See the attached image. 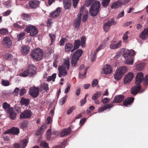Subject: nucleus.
<instances>
[{"label": "nucleus", "mask_w": 148, "mask_h": 148, "mask_svg": "<svg viewBox=\"0 0 148 148\" xmlns=\"http://www.w3.org/2000/svg\"><path fill=\"white\" fill-rule=\"evenodd\" d=\"M67 98L66 97H63L60 100V103L61 105H63L66 102Z\"/></svg>", "instance_id": "obj_62"}, {"label": "nucleus", "mask_w": 148, "mask_h": 148, "mask_svg": "<svg viewBox=\"0 0 148 148\" xmlns=\"http://www.w3.org/2000/svg\"><path fill=\"white\" fill-rule=\"evenodd\" d=\"M122 56H134L135 52L133 50H129L128 49H122L121 50V53Z\"/></svg>", "instance_id": "obj_10"}, {"label": "nucleus", "mask_w": 148, "mask_h": 148, "mask_svg": "<svg viewBox=\"0 0 148 148\" xmlns=\"http://www.w3.org/2000/svg\"><path fill=\"white\" fill-rule=\"evenodd\" d=\"M105 46L106 44L105 43H102L98 47L96 50V51L94 52V53L93 54L92 53V56H95L97 54V53L100 50L104 48L105 47Z\"/></svg>", "instance_id": "obj_32"}, {"label": "nucleus", "mask_w": 148, "mask_h": 148, "mask_svg": "<svg viewBox=\"0 0 148 148\" xmlns=\"http://www.w3.org/2000/svg\"><path fill=\"white\" fill-rule=\"evenodd\" d=\"M31 58L37 61H39L41 59L42 56H31Z\"/></svg>", "instance_id": "obj_58"}, {"label": "nucleus", "mask_w": 148, "mask_h": 148, "mask_svg": "<svg viewBox=\"0 0 148 148\" xmlns=\"http://www.w3.org/2000/svg\"><path fill=\"white\" fill-rule=\"evenodd\" d=\"M88 67H86L84 69V71H81L79 72V76L80 78L83 79L86 77V74L88 69Z\"/></svg>", "instance_id": "obj_27"}, {"label": "nucleus", "mask_w": 148, "mask_h": 148, "mask_svg": "<svg viewBox=\"0 0 148 148\" xmlns=\"http://www.w3.org/2000/svg\"><path fill=\"white\" fill-rule=\"evenodd\" d=\"M64 5V7L65 9H68L70 8L71 5V0H63V1Z\"/></svg>", "instance_id": "obj_25"}, {"label": "nucleus", "mask_w": 148, "mask_h": 148, "mask_svg": "<svg viewBox=\"0 0 148 148\" xmlns=\"http://www.w3.org/2000/svg\"><path fill=\"white\" fill-rule=\"evenodd\" d=\"M40 145L41 146H43L44 148H49L48 146L49 144L46 143L45 141H42L40 143Z\"/></svg>", "instance_id": "obj_51"}, {"label": "nucleus", "mask_w": 148, "mask_h": 148, "mask_svg": "<svg viewBox=\"0 0 148 148\" xmlns=\"http://www.w3.org/2000/svg\"><path fill=\"white\" fill-rule=\"evenodd\" d=\"M110 0H102L101 4L104 7H106L108 5Z\"/></svg>", "instance_id": "obj_46"}, {"label": "nucleus", "mask_w": 148, "mask_h": 148, "mask_svg": "<svg viewBox=\"0 0 148 148\" xmlns=\"http://www.w3.org/2000/svg\"><path fill=\"white\" fill-rule=\"evenodd\" d=\"M13 26L15 28L21 29H23L24 27L22 26L19 25L17 23H14Z\"/></svg>", "instance_id": "obj_64"}, {"label": "nucleus", "mask_w": 148, "mask_h": 148, "mask_svg": "<svg viewBox=\"0 0 148 148\" xmlns=\"http://www.w3.org/2000/svg\"><path fill=\"white\" fill-rule=\"evenodd\" d=\"M26 90L24 88H21L19 90V95L22 96L26 93Z\"/></svg>", "instance_id": "obj_53"}, {"label": "nucleus", "mask_w": 148, "mask_h": 148, "mask_svg": "<svg viewBox=\"0 0 148 148\" xmlns=\"http://www.w3.org/2000/svg\"><path fill=\"white\" fill-rule=\"evenodd\" d=\"M83 52V51L82 49H79L73 53V56H81Z\"/></svg>", "instance_id": "obj_48"}, {"label": "nucleus", "mask_w": 148, "mask_h": 148, "mask_svg": "<svg viewBox=\"0 0 148 148\" xmlns=\"http://www.w3.org/2000/svg\"><path fill=\"white\" fill-rule=\"evenodd\" d=\"M23 19L26 21H28L30 19V17L29 14H23Z\"/></svg>", "instance_id": "obj_55"}, {"label": "nucleus", "mask_w": 148, "mask_h": 148, "mask_svg": "<svg viewBox=\"0 0 148 148\" xmlns=\"http://www.w3.org/2000/svg\"><path fill=\"white\" fill-rule=\"evenodd\" d=\"M1 83L2 85L5 86H8L10 85L9 82L8 80H3L2 81Z\"/></svg>", "instance_id": "obj_57"}, {"label": "nucleus", "mask_w": 148, "mask_h": 148, "mask_svg": "<svg viewBox=\"0 0 148 148\" xmlns=\"http://www.w3.org/2000/svg\"><path fill=\"white\" fill-rule=\"evenodd\" d=\"M70 67V61L69 58L64 59L63 64L59 66L58 70L59 71L58 76L60 77L62 76H64L67 75V71L66 69L68 70H69Z\"/></svg>", "instance_id": "obj_1"}, {"label": "nucleus", "mask_w": 148, "mask_h": 148, "mask_svg": "<svg viewBox=\"0 0 148 148\" xmlns=\"http://www.w3.org/2000/svg\"><path fill=\"white\" fill-rule=\"evenodd\" d=\"M42 90H44L46 92H47L49 90L48 84L47 83H43L40 87Z\"/></svg>", "instance_id": "obj_38"}, {"label": "nucleus", "mask_w": 148, "mask_h": 148, "mask_svg": "<svg viewBox=\"0 0 148 148\" xmlns=\"http://www.w3.org/2000/svg\"><path fill=\"white\" fill-rule=\"evenodd\" d=\"M28 143V140L27 139H24L20 141V148H25L27 146Z\"/></svg>", "instance_id": "obj_30"}, {"label": "nucleus", "mask_w": 148, "mask_h": 148, "mask_svg": "<svg viewBox=\"0 0 148 148\" xmlns=\"http://www.w3.org/2000/svg\"><path fill=\"white\" fill-rule=\"evenodd\" d=\"M134 75L132 72H130L127 75H126L124 78V82L125 84L130 82L133 79Z\"/></svg>", "instance_id": "obj_11"}, {"label": "nucleus", "mask_w": 148, "mask_h": 148, "mask_svg": "<svg viewBox=\"0 0 148 148\" xmlns=\"http://www.w3.org/2000/svg\"><path fill=\"white\" fill-rule=\"evenodd\" d=\"M113 106V105L111 103L105 105L99 108L98 112H101L107 109L110 108Z\"/></svg>", "instance_id": "obj_22"}, {"label": "nucleus", "mask_w": 148, "mask_h": 148, "mask_svg": "<svg viewBox=\"0 0 148 148\" xmlns=\"http://www.w3.org/2000/svg\"><path fill=\"white\" fill-rule=\"evenodd\" d=\"M49 36L51 40V42L50 45H51L53 44V43L55 41L56 38V35L52 34H49Z\"/></svg>", "instance_id": "obj_43"}, {"label": "nucleus", "mask_w": 148, "mask_h": 148, "mask_svg": "<svg viewBox=\"0 0 148 148\" xmlns=\"http://www.w3.org/2000/svg\"><path fill=\"white\" fill-rule=\"evenodd\" d=\"M8 31L7 29L2 28L0 29V34L5 35L8 33Z\"/></svg>", "instance_id": "obj_49"}, {"label": "nucleus", "mask_w": 148, "mask_h": 148, "mask_svg": "<svg viewBox=\"0 0 148 148\" xmlns=\"http://www.w3.org/2000/svg\"><path fill=\"white\" fill-rule=\"evenodd\" d=\"M45 126V125H42L39 129L36 132V135H40L44 131L43 127H44Z\"/></svg>", "instance_id": "obj_42"}, {"label": "nucleus", "mask_w": 148, "mask_h": 148, "mask_svg": "<svg viewBox=\"0 0 148 148\" xmlns=\"http://www.w3.org/2000/svg\"><path fill=\"white\" fill-rule=\"evenodd\" d=\"M114 77L115 79L117 80L120 79V67H119L116 70Z\"/></svg>", "instance_id": "obj_29"}, {"label": "nucleus", "mask_w": 148, "mask_h": 148, "mask_svg": "<svg viewBox=\"0 0 148 148\" xmlns=\"http://www.w3.org/2000/svg\"><path fill=\"white\" fill-rule=\"evenodd\" d=\"M120 5V1H118L113 3L111 6V8H112L116 9Z\"/></svg>", "instance_id": "obj_41"}, {"label": "nucleus", "mask_w": 148, "mask_h": 148, "mask_svg": "<svg viewBox=\"0 0 148 148\" xmlns=\"http://www.w3.org/2000/svg\"><path fill=\"white\" fill-rule=\"evenodd\" d=\"M120 102V95L116 96L113 100L112 103H111L113 104V103H118Z\"/></svg>", "instance_id": "obj_45"}, {"label": "nucleus", "mask_w": 148, "mask_h": 148, "mask_svg": "<svg viewBox=\"0 0 148 148\" xmlns=\"http://www.w3.org/2000/svg\"><path fill=\"white\" fill-rule=\"evenodd\" d=\"M20 75L22 77H26L29 75V74L28 72L27 69L23 72L20 73Z\"/></svg>", "instance_id": "obj_47"}, {"label": "nucleus", "mask_w": 148, "mask_h": 148, "mask_svg": "<svg viewBox=\"0 0 148 148\" xmlns=\"http://www.w3.org/2000/svg\"><path fill=\"white\" fill-rule=\"evenodd\" d=\"M73 47V45L70 43H67L65 45V50L66 52L69 51Z\"/></svg>", "instance_id": "obj_36"}, {"label": "nucleus", "mask_w": 148, "mask_h": 148, "mask_svg": "<svg viewBox=\"0 0 148 148\" xmlns=\"http://www.w3.org/2000/svg\"><path fill=\"white\" fill-rule=\"evenodd\" d=\"M102 69L105 74H109L112 72V68L109 65H105L103 66Z\"/></svg>", "instance_id": "obj_15"}, {"label": "nucleus", "mask_w": 148, "mask_h": 148, "mask_svg": "<svg viewBox=\"0 0 148 148\" xmlns=\"http://www.w3.org/2000/svg\"><path fill=\"white\" fill-rule=\"evenodd\" d=\"M134 56H124L125 59V63L130 65H132L134 63Z\"/></svg>", "instance_id": "obj_21"}, {"label": "nucleus", "mask_w": 148, "mask_h": 148, "mask_svg": "<svg viewBox=\"0 0 148 148\" xmlns=\"http://www.w3.org/2000/svg\"><path fill=\"white\" fill-rule=\"evenodd\" d=\"M29 74V76L33 77L36 74V68L32 64H29L26 69Z\"/></svg>", "instance_id": "obj_5"}, {"label": "nucleus", "mask_w": 148, "mask_h": 148, "mask_svg": "<svg viewBox=\"0 0 148 148\" xmlns=\"http://www.w3.org/2000/svg\"><path fill=\"white\" fill-rule=\"evenodd\" d=\"M145 64H146L145 63L138 64L136 66V69L139 71H142L144 67L145 66Z\"/></svg>", "instance_id": "obj_33"}, {"label": "nucleus", "mask_w": 148, "mask_h": 148, "mask_svg": "<svg viewBox=\"0 0 148 148\" xmlns=\"http://www.w3.org/2000/svg\"><path fill=\"white\" fill-rule=\"evenodd\" d=\"M2 43L5 47L10 48L12 44V42L9 37H4L2 41Z\"/></svg>", "instance_id": "obj_9"}, {"label": "nucleus", "mask_w": 148, "mask_h": 148, "mask_svg": "<svg viewBox=\"0 0 148 148\" xmlns=\"http://www.w3.org/2000/svg\"><path fill=\"white\" fill-rule=\"evenodd\" d=\"M141 89V86L140 85H136V86L132 88L131 89V93L133 95H136Z\"/></svg>", "instance_id": "obj_16"}, {"label": "nucleus", "mask_w": 148, "mask_h": 148, "mask_svg": "<svg viewBox=\"0 0 148 148\" xmlns=\"http://www.w3.org/2000/svg\"><path fill=\"white\" fill-rule=\"evenodd\" d=\"M71 131V129L69 127L62 129L60 134V136L62 137L68 135L70 134Z\"/></svg>", "instance_id": "obj_19"}, {"label": "nucleus", "mask_w": 148, "mask_h": 148, "mask_svg": "<svg viewBox=\"0 0 148 148\" xmlns=\"http://www.w3.org/2000/svg\"><path fill=\"white\" fill-rule=\"evenodd\" d=\"M127 71V68L125 66H121V77Z\"/></svg>", "instance_id": "obj_40"}, {"label": "nucleus", "mask_w": 148, "mask_h": 148, "mask_svg": "<svg viewBox=\"0 0 148 148\" xmlns=\"http://www.w3.org/2000/svg\"><path fill=\"white\" fill-rule=\"evenodd\" d=\"M61 12L60 8L58 7L54 11L50 13V16L52 18H55L58 16Z\"/></svg>", "instance_id": "obj_17"}, {"label": "nucleus", "mask_w": 148, "mask_h": 148, "mask_svg": "<svg viewBox=\"0 0 148 148\" xmlns=\"http://www.w3.org/2000/svg\"><path fill=\"white\" fill-rule=\"evenodd\" d=\"M129 32L127 31L123 35V41L127 43L128 42V36H127V34Z\"/></svg>", "instance_id": "obj_44"}, {"label": "nucleus", "mask_w": 148, "mask_h": 148, "mask_svg": "<svg viewBox=\"0 0 148 148\" xmlns=\"http://www.w3.org/2000/svg\"><path fill=\"white\" fill-rule=\"evenodd\" d=\"M101 95V92L98 91L94 94L92 97V99L95 100L97 99Z\"/></svg>", "instance_id": "obj_39"}, {"label": "nucleus", "mask_w": 148, "mask_h": 148, "mask_svg": "<svg viewBox=\"0 0 148 148\" xmlns=\"http://www.w3.org/2000/svg\"><path fill=\"white\" fill-rule=\"evenodd\" d=\"M100 6V2L98 1H96L92 3L89 12L91 16L95 17L97 15L99 11Z\"/></svg>", "instance_id": "obj_2"}, {"label": "nucleus", "mask_w": 148, "mask_h": 148, "mask_svg": "<svg viewBox=\"0 0 148 148\" xmlns=\"http://www.w3.org/2000/svg\"><path fill=\"white\" fill-rule=\"evenodd\" d=\"M98 83V81L97 79H94L92 82V87L95 86Z\"/></svg>", "instance_id": "obj_61"}, {"label": "nucleus", "mask_w": 148, "mask_h": 148, "mask_svg": "<svg viewBox=\"0 0 148 148\" xmlns=\"http://www.w3.org/2000/svg\"><path fill=\"white\" fill-rule=\"evenodd\" d=\"M28 126L27 122V121H23L20 124V126L22 128H24L27 127Z\"/></svg>", "instance_id": "obj_52"}, {"label": "nucleus", "mask_w": 148, "mask_h": 148, "mask_svg": "<svg viewBox=\"0 0 148 148\" xmlns=\"http://www.w3.org/2000/svg\"><path fill=\"white\" fill-rule=\"evenodd\" d=\"M75 106H72L71 107V108L67 111V114L69 115L71 114L73 110L75 109Z\"/></svg>", "instance_id": "obj_63"}, {"label": "nucleus", "mask_w": 148, "mask_h": 148, "mask_svg": "<svg viewBox=\"0 0 148 148\" xmlns=\"http://www.w3.org/2000/svg\"><path fill=\"white\" fill-rule=\"evenodd\" d=\"M25 34L24 32H23L19 34L17 36L18 40V41H19L23 39L24 36L25 35Z\"/></svg>", "instance_id": "obj_50"}, {"label": "nucleus", "mask_w": 148, "mask_h": 148, "mask_svg": "<svg viewBox=\"0 0 148 148\" xmlns=\"http://www.w3.org/2000/svg\"><path fill=\"white\" fill-rule=\"evenodd\" d=\"M29 93L33 97L36 98L39 95V90L38 87H33L29 88Z\"/></svg>", "instance_id": "obj_6"}, {"label": "nucleus", "mask_w": 148, "mask_h": 148, "mask_svg": "<svg viewBox=\"0 0 148 148\" xmlns=\"http://www.w3.org/2000/svg\"><path fill=\"white\" fill-rule=\"evenodd\" d=\"M32 112L29 110H24L20 115V118L21 119L29 118L32 115Z\"/></svg>", "instance_id": "obj_7"}, {"label": "nucleus", "mask_w": 148, "mask_h": 148, "mask_svg": "<svg viewBox=\"0 0 148 148\" xmlns=\"http://www.w3.org/2000/svg\"><path fill=\"white\" fill-rule=\"evenodd\" d=\"M3 108L5 110L7 111V112L9 111L10 109L12 108L10 107V105L6 102H4L3 104Z\"/></svg>", "instance_id": "obj_34"}, {"label": "nucleus", "mask_w": 148, "mask_h": 148, "mask_svg": "<svg viewBox=\"0 0 148 148\" xmlns=\"http://www.w3.org/2000/svg\"><path fill=\"white\" fill-rule=\"evenodd\" d=\"M7 112L9 114V116L11 119L14 120L15 119L16 114L13 111V108L10 109V110Z\"/></svg>", "instance_id": "obj_28"}, {"label": "nucleus", "mask_w": 148, "mask_h": 148, "mask_svg": "<svg viewBox=\"0 0 148 148\" xmlns=\"http://www.w3.org/2000/svg\"><path fill=\"white\" fill-rule=\"evenodd\" d=\"M19 90L20 89L19 88L17 87L16 88L13 92L14 95L16 96H18V92Z\"/></svg>", "instance_id": "obj_56"}, {"label": "nucleus", "mask_w": 148, "mask_h": 148, "mask_svg": "<svg viewBox=\"0 0 148 148\" xmlns=\"http://www.w3.org/2000/svg\"><path fill=\"white\" fill-rule=\"evenodd\" d=\"M143 73L142 72H140L137 74L136 76V81L135 83L136 85H140V84L143 80L144 79Z\"/></svg>", "instance_id": "obj_12"}, {"label": "nucleus", "mask_w": 148, "mask_h": 148, "mask_svg": "<svg viewBox=\"0 0 148 148\" xmlns=\"http://www.w3.org/2000/svg\"><path fill=\"white\" fill-rule=\"evenodd\" d=\"M20 103L21 105H24L25 106H26L29 104V101L28 99H26L22 97L21 98Z\"/></svg>", "instance_id": "obj_26"}, {"label": "nucleus", "mask_w": 148, "mask_h": 148, "mask_svg": "<svg viewBox=\"0 0 148 148\" xmlns=\"http://www.w3.org/2000/svg\"><path fill=\"white\" fill-rule=\"evenodd\" d=\"M143 81V83L144 84L146 85H148V74L145 75Z\"/></svg>", "instance_id": "obj_54"}, {"label": "nucleus", "mask_w": 148, "mask_h": 148, "mask_svg": "<svg viewBox=\"0 0 148 148\" xmlns=\"http://www.w3.org/2000/svg\"><path fill=\"white\" fill-rule=\"evenodd\" d=\"M11 129L13 130L11 131V134L13 135H17L19 133V128L16 127H12Z\"/></svg>", "instance_id": "obj_35"}, {"label": "nucleus", "mask_w": 148, "mask_h": 148, "mask_svg": "<svg viewBox=\"0 0 148 148\" xmlns=\"http://www.w3.org/2000/svg\"><path fill=\"white\" fill-rule=\"evenodd\" d=\"M40 3L39 1L36 0H32L29 1V5L32 8H35L38 7Z\"/></svg>", "instance_id": "obj_20"}, {"label": "nucleus", "mask_w": 148, "mask_h": 148, "mask_svg": "<svg viewBox=\"0 0 148 148\" xmlns=\"http://www.w3.org/2000/svg\"><path fill=\"white\" fill-rule=\"evenodd\" d=\"M51 130L50 129H49L47 130L46 133V136H47V138L49 140L51 137Z\"/></svg>", "instance_id": "obj_60"}, {"label": "nucleus", "mask_w": 148, "mask_h": 148, "mask_svg": "<svg viewBox=\"0 0 148 148\" xmlns=\"http://www.w3.org/2000/svg\"><path fill=\"white\" fill-rule=\"evenodd\" d=\"M43 54L42 50L39 48L34 49L31 53V56H42Z\"/></svg>", "instance_id": "obj_14"}, {"label": "nucleus", "mask_w": 148, "mask_h": 148, "mask_svg": "<svg viewBox=\"0 0 148 148\" xmlns=\"http://www.w3.org/2000/svg\"><path fill=\"white\" fill-rule=\"evenodd\" d=\"M81 56H72L71 63L73 66H75L77 63V62Z\"/></svg>", "instance_id": "obj_24"}, {"label": "nucleus", "mask_w": 148, "mask_h": 148, "mask_svg": "<svg viewBox=\"0 0 148 148\" xmlns=\"http://www.w3.org/2000/svg\"><path fill=\"white\" fill-rule=\"evenodd\" d=\"M116 24V22L113 18L111 19V20L109 21L103 25V29L104 31L107 32L108 31L111 26Z\"/></svg>", "instance_id": "obj_8"}, {"label": "nucleus", "mask_w": 148, "mask_h": 148, "mask_svg": "<svg viewBox=\"0 0 148 148\" xmlns=\"http://www.w3.org/2000/svg\"><path fill=\"white\" fill-rule=\"evenodd\" d=\"M120 46V42H118L115 41H112L110 45V47L111 49H114L119 48Z\"/></svg>", "instance_id": "obj_13"}, {"label": "nucleus", "mask_w": 148, "mask_h": 148, "mask_svg": "<svg viewBox=\"0 0 148 148\" xmlns=\"http://www.w3.org/2000/svg\"><path fill=\"white\" fill-rule=\"evenodd\" d=\"M134 98L133 97H130L125 99L123 101V105L127 106L128 105H131L134 102Z\"/></svg>", "instance_id": "obj_18"}, {"label": "nucleus", "mask_w": 148, "mask_h": 148, "mask_svg": "<svg viewBox=\"0 0 148 148\" xmlns=\"http://www.w3.org/2000/svg\"><path fill=\"white\" fill-rule=\"evenodd\" d=\"M56 74L55 73H53L51 75V76H49L47 77V81H52L53 82H54L55 81V79L56 77Z\"/></svg>", "instance_id": "obj_37"}, {"label": "nucleus", "mask_w": 148, "mask_h": 148, "mask_svg": "<svg viewBox=\"0 0 148 148\" xmlns=\"http://www.w3.org/2000/svg\"><path fill=\"white\" fill-rule=\"evenodd\" d=\"M81 15H77V18L75 21V26L76 28L78 27L79 26L80 24L81 19Z\"/></svg>", "instance_id": "obj_31"}, {"label": "nucleus", "mask_w": 148, "mask_h": 148, "mask_svg": "<svg viewBox=\"0 0 148 148\" xmlns=\"http://www.w3.org/2000/svg\"><path fill=\"white\" fill-rule=\"evenodd\" d=\"M30 48L27 45L23 46L21 47V51L23 55H26L29 52Z\"/></svg>", "instance_id": "obj_23"}, {"label": "nucleus", "mask_w": 148, "mask_h": 148, "mask_svg": "<svg viewBox=\"0 0 148 148\" xmlns=\"http://www.w3.org/2000/svg\"><path fill=\"white\" fill-rule=\"evenodd\" d=\"M110 99L107 97L102 99L101 101L104 104L108 103L110 102Z\"/></svg>", "instance_id": "obj_59"}, {"label": "nucleus", "mask_w": 148, "mask_h": 148, "mask_svg": "<svg viewBox=\"0 0 148 148\" xmlns=\"http://www.w3.org/2000/svg\"><path fill=\"white\" fill-rule=\"evenodd\" d=\"M86 38L85 36L81 38V42L79 39L76 40L74 41V46L73 49L71 50V52H73L75 50L78 49L80 45L82 47H84L86 45Z\"/></svg>", "instance_id": "obj_3"}, {"label": "nucleus", "mask_w": 148, "mask_h": 148, "mask_svg": "<svg viewBox=\"0 0 148 148\" xmlns=\"http://www.w3.org/2000/svg\"><path fill=\"white\" fill-rule=\"evenodd\" d=\"M25 31L30 33V35L32 36H35L38 33V30L34 25H28Z\"/></svg>", "instance_id": "obj_4"}]
</instances>
